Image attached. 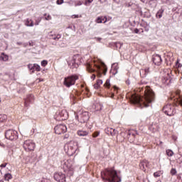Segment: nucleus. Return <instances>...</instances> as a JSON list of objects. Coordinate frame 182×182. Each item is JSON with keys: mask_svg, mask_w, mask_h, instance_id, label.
<instances>
[{"mask_svg": "<svg viewBox=\"0 0 182 182\" xmlns=\"http://www.w3.org/2000/svg\"><path fill=\"white\" fill-rule=\"evenodd\" d=\"M105 132L108 136H117V134H119V131L116 130L115 129L111 128V127H107L105 129Z\"/></svg>", "mask_w": 182, "mask_h": 182, "instance_id": "17", "label": "nucleus"}, {"mask_svg": "<svg viewBox=\"0 0 182 182\" xmlns=\"http://www.w3.org/2000/svg\"><path fill=\"white\" fill-rule=\"evenodd\" d=\"M33 21H32L31 18H27L26 21V26H33Z\"/></svg>", "mask_w": 182, "mask_h": 182, "instance_id": "24", "label": "nucleus"}, {"mask_svg": "<svg viewBox=\"0 0 182 182\" xmlns=\"http://www.w3.org/2000/svg\"><path fill=\"white\" fill-rule=\"evenodd\" d=\"M73 168H70L67 171L66 177H72L74 174Z\"/></svg>", "mask_w": 182, "mask_h": 182, "instance_id": "27", "label": "nucleus"}, {"mask_svg": "<svg viewBox=\"0 0 182 182\" xmlns=\"http://www.w3.org/2000/svg\"><path fill=\"white\" fill-rule=\"evenodd\" d=\"M101 177L104 181L122 182V178L119 176L114 168H106L101 171Z\"/></svg>", "mask_w": 182, "mask_h": 182, "instance_id": "2", "label": "nucleus"}, {"mask_svg": "<svg viewBox=\"0 0 182 182\" xmlns=\"http://www.w3.org/2000/svg\"><path fill=\"white\" fill-rule=\"evenodd\" d=\"M73 31H74V32H75V31H76V26H73Z\"/></svg>", "mask_w": 182, "mask_h": 182, "instance_id": "61", "label": "nucleus"}, {"mask_svg": "<svg viewBox=\"0 0 182 182\" xmlns=\"http://www.w3.org/2000/svg\"><path fill=\"white\" fill-rule=\"evenodd\" d=\"M112 70H114L113 75H117V70L119 69V65L117 63H113L112 65Z\"/></svg>", "mask_w": 182, "mask_h": 182, "instance_id": "21", "label": "nucleus"}, {"mask_svg": "<svg viewBox=\"0 0 182 182\" xmlns=\"http://www.w3.org/2000/svg\"><path fill=\"white\" fill-rule=\"evenodd\" d=\"M111 97H112V98L114 97V93L112 92V94H111Z\"/></svg>", "mask_w": 182, "mask_h": 182, "instance_id": "63", "label": "nucleus"}, {"mask_svg": "<svg viewBox=\"0 0 182 182\" xmlns=\"http://www.w3.org/2000/svg\"><path fill=\"white\" fill-rule=\"evenodd\" d=\"M105 87H107V89H110V79H107L104 84Z\"/></svg>", "mask_w": 182, "mask_h": 182, "instance_id": "33", "label": "nucleus"}, {"mask_svg": "<svg viewBox=\"0 0 182 182\" xmlns=\"http://www.w3.org/2000/svg\"><path fill=\"white\" fill-rule=\"evenodd\" d=\"M67 29H73V26H68V27H67Z\"/></svg>", "mask_w": 182, "mask_h": 182, "instance_id": "59", "label": "nucleus"}, {"mask_svg": "<svg viewBox=\"0 0 182 182\" xmlns=\"http://www.w3.org/2000/svg\"><path fill=\"white\" fill-rule=\"evenodd\" d=\"M128 134H129V136H133V137H134L136 136V134H134L133 133H129Z\"/></svg>", "mask_w": 182, "mask_h": 182, "instance_id": "60", "label": "nucleus"}, {"mask_svg": "<svg viewBox=\"0 0 182 182\" xmlns=\"http://www.w3.org/2000/svg\"><path fill=\"white\" fill-rule=\"evenodd\" d=\"M16 44L19 46L21 45H23L22 42H17Z\"/></svg>", "mask_w": 182, "mask_h": 182, "instance_id": "62", "label": "nucleus"}, {"mask_svg": "<svg viewBox=\"0 0 182 182\" xmlns=\"http://www.w3.org/2000/svg\"><path fill=\"white\" fill-rule=\"evenodd\" d=\"M176 66L178 69H180V68H181L182 65H181V63H180L179 59H177V60L176 62Z\"/></svg>", "mask_w": 182, "mask_h": 182, "instance_id": "35", "label": "nucleus"}, {"mask_svg": "<svg viewBox=\"0 0 182 182\" xmlns=\"http://www.w3.org/2000/svg\"><path fill=\"white\" fill-rule=\"evenodd\" d=\"M47 65H48V60H43L41 61V66H43V68H45V66H46Z\"/></svg>", "mask_w": 182, "mask_h": 182, "instance_id": "39", "label": "nucleus"}, {"mask_svg": "<svg viewBox=\"0 0 182 182\" xmlns=\"http://www.w3.org/2000/svg\"><path fill=\"white\" fill-rule=\"evenodd\" d=\"M7 164H8L7 163L1 164L0 165V167H1V168H5V167H6V165H7Z\"/></svg>", "mask_w": 182, "mask_h": 182, "instance_id": "49", "label": "nucleus"}, {"mask_svg": "<svg viewBox=\"0 0 182 182\" xmlns=\"http://www.w3.org/2000/svg\"><path fill=\"white\" fill-rule=\"evenodd\" d=\"M23 146L26 151H33L36 145L33 141L29 139L24 141Z\"/></svg>", "mask_w": 182, "mask_h": 182, "instance_id": "11", "label": "nucleus"}, {"mask_svg": "<svg viewBox=\"0 0 182 182\" xmlns=\"http://www.w3.org/2000/svg\"><path fill=\"white\" fill-rule=\"evenodd\" d=\"M141 1H142L143 4H144V2H146V0H141Z\"/></svg>", "mask_w": 182, "mask_h": 182, "instance_id": "64", "label": "nucleus"}, {"mask_svg": "<svg viewBox=\"0 0 182 182\" xmlns=\"http://www.w3.org/2000/svg\"><path fill=\"white\" fill-rule=\"evenodd\" d=\"M149 5H151L152 8H156V6H157V0H150Z\"/></svg>", "mask_w": 182, "mask_h": 182, "instance_id": "28", "label": "nucleus"}, {"mask_svg": "<svg viewBox=\"0 0 182 182\" xmlns=\"http://www.w3.org/2000/svg\"><path fill=\"white\" fill-rule=\"evenodd\" d=\"M70 136V135L69 134H65L63 136V139L66 140V139H69Z\"/></svg>", "mask_w": 182, "mask_h": 182, "instance_id": "45", "label": "nucleus"}, {"mask_svg": "<svg viewBox=\"0 0 182 182\" xmlns=\"http://www.w3.org/2000/svg\"><path fill=\"white\" fill-rule=\"evenodd\" d=\"M136 12H139L141 16H143V11H141V8H139L138 10H136Z\"/></svg>", "mask_w": 182, "mask_h": 182, "instance_id": "42", "label": "nucleus"}, {"mask_svg": "<svg viewBox=\"0 0 182 182\" xmlns=\"http://www.w3.org/2000/svg\"><path fill=\"white\" fill-rule=\"evenodd\" d=\"M27 66L28 70L31 71V74L35 73V70L36 72H41V65L37 63L28 64Z\"/></svg>", "mask_w": 182, "mask_h": 182, "instance_id": "15", "label": "nucleus"}, {"mask_svg": "<svg viewBox=\"0 0 182 182\" xmlns=\"http://www.w3.org/2000/svg\"><path fill=\"white\" fill-rule=\"evenodd\" d=\"M176 182H182V178L181 174L177 175Z\"/></svg>", "mask_w": 182, "mask_h": 182, "instance_id": "40", "label": "nucleus"}, {"mask_svg": "<svg viewBox=\"0 0 182 182\" xmlns=\"http://www.w3.org/2000/svg\"><path fill=\"white\" fill-rule=\"evenodd\" d=\"M166 154L168 157H173V156H174V152L171 149H166Z\"/></svg>", "mask_w": 182, "mask_h": 182, "instance_id": "26", "label": "nucleus"}, {"mask_svg": "<svg viewBox=\"0 0 182 182\" xmlns=\"http://www.w3.org/2000/svg\"><path fill=\"white\" fill-rule=\"evenodd\" d=\"M112 89H113L114 92H116V93L118 92L119 87H117V86H116V85L112 86Z\"/></svg>", "mask_w": 182, "mask_h": 182, "instance_id": "41", "label": "nucleus"}, {"mask_svg": "<svg viewBox=\"0 0 182 182\" xmlns=\"http://www.w3.org/2000/svg\"><path fill=\"white\" fill-rule=\"evenodd\" d=\"M100 134V132H99V131H95V132L92 134V137H94V138L98 137Z\"/></svg>", "mask_w": 182, "mask_h": 182, "instance_id": "37", "label": "nucleus"}, {"mask_svg": "<svg viewBox=\"0 0 182 182\" xmlns=\"http://www.w3.org/2000/svg\"><path fill=\"white\" fill-rule=\"evenodd\" d=\"M103 107V106L100 104H97L95 106V112H100V110H102V108Z\"/></svg>", "mask_w": 182, "mask_h": 182, "instance_id": "34", "label": "nucleus"}, {"mask_svg": "<svg viewBox=\"0 0 182 182\" xmlns=\"http://www.w3.org/2000/svg\"><path fill=\"white\" fill-rule=\"evenodd\" d=\"M82 63V58L79 55H73L71 60L68 61V65L71 69H77Z\"/></svg>", "mask_w": 182, "mask_h": 182, "instance_id": "8", "label": "nucleus"}, {"mask_svg": "<svg viewBox=\"0 0 182 182\" xmlns=\"http://www.w3.org/2000/svg\"><path fill=\"white\" fill-rule=\"evenodd\" d=\"M77 134L80 137H86V136L89 135V132H87V131H83V130H78Z\"/></svg>", "mask_w": 182, "mask_h": 182, "instance_id": "20", "label": "nucleus"}, {"mask_svg": "<svg viewBox=\"0 0 182 182\" xmlns=\"http://www.w3.org/2000/svg\"><path fill=\"white\" fill-rule=\"evenodd\" d=\"M151 61L156 66H160L163 63L161 55L159 54H154L151 58Z\"/></svg>", "mask_w": 182, "mask_h": 182, "instance_id": "14", "label": "nucleus"}, {"mask_svg": "<svg viewBox=\"0 0 182 182\" xmlns=\"http://www.w3.org/2000/svg\"><path fill=\"white\" fill-rule=\"evenodd\" d=\"M93 0H85V5H87V4H92Z\"/></svg>", "mask_w": 182, "mask_h": 182, "instance_id": "47", "label": "nucleus"}, {"mask_svg": "<svg viewBox=\"0 0 182 182\" xmlns=\"http://www.w3.org/2000/svg\"><path fill=\"white\" fill-rule=\"evenodd\" d=\"M161 176V171H156L154 173V177L157 178Z\"/></svg>", "mask_w": 182, "mask_h": 182, "instance_id": "38", "label": "nucleus"}, {"mask_svg": "<svg viewBox=\"0 0 182 182\" xmlns=\"http://www.w3.org/2000/svg\"><path fill=\"white\" fill-rule=\"evenodd\" d=\"M56 4L57 5H62V4H63V0H57Z\"/></svg>", "mask_w": 182, "mask_h": 182, "instance_id": "44", "label": "nucleus"}, {"mask_svg": "<svg viewBox=\"0 0 182 182\" xmlns=\"http://www.w3.org/2000/svg\"><path fill=\"white\" fill-rule=\"evenodd\" d=\"M46 21H50L52 20V16L50 15H48L46 17H45Z\"/></svg>", "mask_w": 182, "mask_h": 182, "instance_id": "43", "label": "nucleus"}, {"mask_svg": "<svg viewBox=\"0 0 182 182\" xmlns=\"http://www.w3.org/2000/svg\"><path fill=\"white\" fill-rule=\"evenodd\" d=\"M139 167L143 171H146V167H149V162L147 160H143L139 164Z\"/></svg>", "mask_w": 182, "mask_h": 182, "instance_id": "19", "label": "nucleus"}, {"mask_svg": "<svg viewBox=\"0 0 182 182\" xmlns=\"http://www.w3.org/2000/svg\"><path fill=\"white\" fill-rule=\"evenodd\" d=\"M91 79H92V80H95V79H96V75L93 74V75L91 76Z\"/></svg>", "mask_w": 182, "mask_h": 182, "instance_id": "58", "label": "nucleus"}, {"mask_svg": "<svg viewBox=\"0 0 182 182\" xmlns=\"http://www.w3.org/2000/svg\"><path fill=\"white\" fill-rule=\"evenodd\" d=\"M5 137L7 140H16L18 139L19 135L18 134V132L14 129H8L5 132Z\"/></svg>", "mask_w": 182, "mask_h": 182, "instance_id": "10", "label": "nucleus"}, {"mask_svg": "<svg viewBox=\"0 0 182 182\" xmlns=\"http://www.w3.org/2000/svg\"><path fill=\"white\" fill-rule=\"evenodd\" d=\"M0 59L4 62H6L8 59H9V57L7 55H6L5 53H1Z\"/></svg>", "mask_w": 182, "mask_h": 182, "instance_id": "23", "label": "nucleus"}, {"mask_svg": "<svg viewBox=\"0 0 182 182\" xmlns=\"http://www.w3.org/2000/svg\"><path fill=\"white\" fill-rule=\"evenodd\" d=\"M163 14H164V9H159L156 14V18H158L159 19H161V18H162L163 16Z\"/></svg>", "mask_w": 182, "mask_h": 182, "instance_id": "22", "label": "nucleus"}, {"mask_svg": "<svg viewBox=\"0 0 182 182\" xmlns=\"http://www.w3.org/2000/svg\"><path fill=\"white\" fill-rule=\"evenodd\" d=\"M149 68H146L144 70L145 76H147V75H149Z\"/></svg>", "mask_w": 182, "mask_h": 182, "instance_id": "51", "label": "nucleus"}, {"mask_svg": "<svg viewBox=\"0 0 182 182\" xmlns=\"http://www.w3.org/2000/svg\"><path fill=\"white\" fill-rule=\"evenodd\" d=\"M68 117L69 114L68 113V111L62 109H58L54 115V119L57 122H63V120H68Z\"/></svg>", "mask_w": 182, "mask_h": 182, "instance_id": "7", "label": "nucleus"}, {"mask_svg": "<svg viewBox=\"0 0 182 182\" xmlns=\"http://www.w3.org/2000/svg\"><path fill=\"white\" fill-rule=\"evenodd\" d=\"M71 18H72L73 19H76V18H79V15L73 14V15L71 16Z\"/></svg>", "mask_w": 182, "mask_h": 182, "instance_id": "50", "label": "nucleus"}, {"mask_svg": "<svg viewBox=\"0 0 182 182\" xmlns=\"http://www.w3.org/2000/svg\"><path fill=\"white\" fill-rule=\"evenodd\" d=\"M114 48H117V49H120L122 46H123V43L120 42H116V43H114Z\"/></svg>", "mask_w": 182, "mask_h": 182, "instance_id": "29", "label": "nucleus"}, {"mask_svg": "<svg viewBox=\"0 0 182 182\" xmlns=\"http://www.w3.org/2000/svg\"><path fill=\"white\" fill-rule=\"evenodd\" d=\"M155 95L151 89L148 90L144 97L140 95H136L132 97L130 99V102L132 105H136L141 109L143 107H149L150 103L154 102Z\"/></svg>", "mask_w": 182, "mask_h": 182, "instance_id": "1", "label": "nucleus"}, {"mask_svg": "<svg viewBox=\"0 0 182 182\" xmlns=\"http://www.w3.org/2000/svg\"><path fill=\"white\" fill-rule=\"evenodd\" d=\"M103 21H105V18H103V17H97L95 20V22L97 23H103Z\"/></svg>", "mask_w": 182, "mask_h": 182, "instance_id": "32", "label": "nucleus"}, {"mask_svg": "<svg viewBox=\"0 0 182 182\" xmlns=\"http://www.w3.org/2000/svg\"><path fill=\"white\" fill-rule=\"evenodd\" d=\"M170 100H173L174 105L171 104H168L163 107L162 111L165 114H166V116L171 117L174 116V114H176V108H174V106L177 107L179 105V106H181L182 107V96L178 95V97H176L174 100H173V97H171Z\"/></svg>", "mask_w": 182, "mask_h": 182, "instance_id": "3", "label": "nucleus"}, {"mask_svg": "<svg viewBox=\"0 0 182 182\" xmlns=\"http://www.w3.org/2000/svg\"><path fill=\"white\" fill-rule=\"evenodd\" d=\"M95 39H96V41H97V42H100V41H102V38H100V37H95Z\"/></svg>", "mask_w": 182, "mask_h": 182, "instance_id": "55", "label": "nucleus"}, {"mask_svg": "<svg viewBox=\"0 0 182 182\" xmlns=\"http://www.w3.org/2000/svg\"><path fill=\"white\" fill-rule=\"evenodd\" d=\"M8 119L6 114L0 115V123H5V121Z\"/></svg>", "mask_w": 182, "mask_h": 182, "instance_id": "25", "label": "nucleus"}, {"mask_svg": "<svg viewBox=\"0 0 182 182\" xmlns=\"http://www.w3.org/2000/svg\"><path fill=\"white\" fill-rule=\"evenodd\" d=\"M79 80V76L76 74L68 75L64 77L63 85L65 87H71L76 83V80Z\"/></svg>", "mask_w": 182, "mask_h": 182, "instance_id": "6", "label": "nucleus"}, {"mask_svg": "<svg viewBox=\"0 0 182 182\" xmlns=\"http://www.w3.org/2000/svg\"><path fill=\"white\" fill-rule=\"evenodd\" d=\"M33 100H35L33 95L32 94L28 95L26 98L24 100L25 107H29V105L33 103Z\"/></svg>", "mask_w": 182, "mask_h": 182, "instance_id": "16", "label": "nucleus"}, {"mask_svg": "<svg viewBox=\"0 0 182 182\" xmlns=\"http://www.w3.org/2000/svg\"><path fill=\"white\" fill-rule=\"evenodd\" d=\"M100 87V85H98L97 83H95V84L94 85L95 89H98Z\"/></svg>", "mask_w": 182, "mask_h": 182, "instance_id": "53", "label": "nucleus"}, {"mask_svg": "<svg viewBox=\"0 0 182 182\" xmlns=\"http://www.w3.org/2000/svg\"><path fill=\"white\" fill-rule=\"evenodd\" d=\"M65 151L68 156H73L79 153V144L76 141H71L64 146Z\"/></svg>", "mask_w": 182, "mask_h": 182, "instance_id": "5", "label": "nucleus"}, {"mask_svg": "<svg viewBox=\"0 0 182 182\" xmlns=\"http://www.w3.org/2000/svg\"><path fill=\"white\" fill-rule=\"evenodd\" d=\"M4 178L6 181H9L12 178V175L11 173H6L4 175Z\"/></svg>", "mask_w": 182, "mask_h": 182, "instance_id": "31", "label": "nucleus"}, {"mask_svg": "<svg viewBox=\"0 0 182 182\" xmlns=\"http://www.w3.org/2000/svg\"><path fill=\"white\" fill-rule=\"evenodd\" d=\"M49 39H53V41H59L60 38H62V35L60 34H55L53 32H50L48 33Z\"/></svg>", "mask_w": 182, "mask_h": 182, "instance_id": "18", "label": "nucleus"}, {"mask_svg": "<svg viewBox=\"0 0 182 182\" xmlns=\"http://www.w3.org/2000/svg\"><path fill=\"white\" fill-rule=\"evenodd\" d=\"M41 22V20H36L35 25L38 26L39 25V23Z\"/></svg>", "mask_w": 182, "mask_h": 182, "instance_id": "57", "label": "nucleus"}, {"mask_svg": "<svg viewBox=\"0 0 182 182\" xmlns=\"http://www.w3.org/2000/svg\"><path fill=\"white\" fill-rule=\"evenodd\" d=\"M89 119H90V115H89V112L86 111L75 116V120H77L81 124H86V123L89 122Z\"/></svg>", "mask_w": 182, "mask_h": 182, "instance_id": "9", "label": "nucleus"}, {"mask_svg": "<svg viewBox=\"0 0 182 182\" xmlns=\"http://www.w3.org/2000/svg\"><path fill=\"white\" fill-rule=\"evenodd\" d=\"M96 83H97L100 86V85H103V80H97Z\"/></svg>", "mask_w": 182, "mask_h": 182, "instance_id": "46", "label": "nucleus"}, {"mask_svg": "<svg viewBox=\"0 0 182 182\" xmlns=\"http://www.w3.org/2000/svg\"><path fill=\"white\" fill-rule=\"evenodd\" d=\"M54 180L58 182H66V171L63 172H55L54 173Z\"/></svg>", "mask_w": 182, "mask_h": 182, "instance_id": "12", "label": "nucleus"}, {"mask_svg": "<svg viewBox=\"0 0 182 182\" xmlns=\"http://www.w3.org/2000/svg\"><path fill=\"white\" fill-rule=\"evenodd\" d=\"M171 176H176L177 174V170L174 168L171 169Z\"/></svg>", "mask_w": 182, "mask_h": 182, "instance_id": "36", "label": "nucleus"}, {"mask_svg": "<svg viewBox=\"0 0 182 182\" xmlns=\"http://www.w3.org/2000/svg\"><path fill=\"white\" fill-rule=\"evenodd\" d=\"M149 129L151 132H153L154 133V132H157V127L156 125H150Z\"/></svg>", "mask_w": 182, "mask_h": 182, "instance_id": "30", "label": "nucleus"}, {"mask_svg": "<svg viewBox=\"0 0 182 182\" xmlns=\"http://www.w3.org/2000/svg\"><path fill=\"white\" fill-rule=\"evenodd\" d=\"M41 182H50V181H49V179L43 178V179L41 180Z\"/></svg>", "mask_w": 182, "mask_h": 182, "instance_id": "54", "label": "nucleus"}, {"mask_svg": "<svg viewBox=\"0 0 182 182\" xmlns=\"http://www.w3.org/2000/svg\"><path fill=\"white\" fill-rule=\"evenodd\" d=\"M134 33H139V32H140V30H139V28H135L134 30Z\"/></svg>", "mask_w": 182, "mask_h": 182, "instance_id": "56", "label": "nucleus"}, {"mask_svg": "<svg viewBox=\"0 0 182 182\" xmlns=\"http://www.w3.org/2000/svg\"><path fill=\"white\" fill-rule=\"evenodd\" d=\"M126 85H127V86H129L131 81H130V78H128L126 81H125Z\"/></svg>", "mask_w": 182, "mask_h": 182, "instance_id": "48", "label": "nucleus"}, {"mask_svg": "<svg viewBox=\"0 0 182 182\" xmlns=\"http://www.w3.org/2000/svg\"><path fill=\"white\" fill-rule=\"evenodd\" d=\"M94 67L92 68V65H88L87 70L90 73H95L96 72L97 76L98 77H102V75H106V73L107 72V67H106V64L102 61L94 62Z\"/></svg>", "mask_w": 182, "mask_h": 182, "instance_id": "4", "label": "nucleus"}, {"mask_svg": "<svg viewBox=\"0 0 182 182\" xmlns=\"http://www.w3.org/2000/svg\"><path fill=\"white\" fill-rule=\"evenodd\" d=\"M55 134H62L68 132V127L65 124L56 125L54 128Z\"/></svg>", "mask_w": 182, "mask_h": 182, "instance_id": "13", "label": "nucleus"}, {"mask_svg": "<svg viewBox=\"0 0 182 182\" xmlns=\"http://www.w3.org/2000/svg\"><path fill=\"white\" fill-rule=\"evenodd\" d=\"M80 5H82V1H77L75 6H80Z\"/></svg>", "mask_w": 182, "mask_h": 182, "instance_id": "52", "label": "nucleus"}]
</instances>
